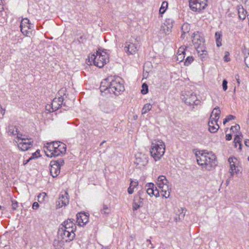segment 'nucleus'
Returning a JSON list of instances; mask_svg holds the SVG:
<instances>
[{
	"label": "nucleus",
	"instance_id": "obj_1",
	"mask_svg": "<svg viewBox=\"0 0 249 249\" xmlns=\"http://www.w3.org/2000/svg\"><path fill=\"white\" fill-rule=\"evenodd\" d=\"M123 80L119 77H110L101 82V91L108 90L116 95H120L124 90Z\"/></svg>",
	"mask_w": 249,
	"mask_h": 249
},
{
	"label": "nucleus",
	"instance_id": "obj_2",
	"mask_svg": "<svg viewBox=\"0 0 249 249\" xmlns=\"http://www.w3.org/2000/svg\"><path fill=\"white\" fill-rule=\"evenodd\" d=\"M44 150L47 157H55L65 153L66 145L60 142H48L45 144Z\"/></svg>",
	"mask_w": 249,
	"mask_h": 249
},
{
	"label": "nucleus",
	"instance_id": "obj_3",
	"mask_svg": "<svg viewBox=\"0 0 249 249\" xmlns=\"http://www.w3.org/2000/svg\"><path fill=\"white\" fill-rule=\"evenodd\" d=\"M197 161L202 168L212 170L217 165L216 156L212 152H202L197 157Z\"/></svg>",
	"mask_w": 249,
	"mask_h": 249
},
{
	"label": "nucleus",
	"instance_id": "obj_4",
	"mask_svg": "<svg viewBox=\"0 0 249 249\" xmlns=\"http://www.w3.org/2000/svg\"><path fill=\"white\" fill-rule=\"evenodd\" d=\"M108 60L109 54L107 50L99 49L96 54H92L89 57V62H90V64L93 62L95 66L100 68H103L108 62Z\"/></svg>",
	"mask_w": 249,
	"mask_h": 249
},
{
	"label": "nucleus",
	"instance_id": "obj_5",
	"mask_svg": "<svg viewBox=\"0 0 249 249\" xmlns=\"http://www.w3.org/2000/svg\"><path fill=\"white\" fill-rule=\"evenodd\" d=\"M165 150V145L161 140H154L152 142L150 149V154L155 161L160 159Z\"/></svg>",
	"mask_w": 249,
	"mask_h": 249
},
{
	"label": "nucleus",
	"instance_id": "obj_6",
	"mask_svg": "<svg viewBox=\"0 0 249 249\" xmlns=\"http://www.w3.org/2000/svg\"><path fill=\"white\" fill-rule=\"evenodd\" d=\"M156 184L158 187L159 192L163 197L167 198L169 197L171 191V187L168 180L164 176H160L157 180Z\"/></svg>",
	"mask_w": 249,
	"mask_h": 249
},
{
	"label": "nucleus",
	"instance_id": "obj_7",
	"mask_svg": "<svg viewBox=\"0 0 249 249\" xmlns=\"http://www.w3.org/2000/svg\"><path fill=\"white\" fill-rule=\"evenodd\" d=\"M138 40L134 37H131L125 42L124 51L128 55L134 54L138 50Z\"/></svg>",
	"mask_w": 249,
	"mask_h": 249
},
{
	"label": "nucleus",
	"instance_id": "obj_8",
	"mask_svg": "<svg viewBox=\"0 0 249 249\" xmlns=\"http://www.w3.org/2000/svg\"><path fill=\"white\" fill-rule=\"evenodd\" d=\"M207 5V0H190V9L194 12L200 13L205 9Z\"/></svg>",
	"mask_w": 249,
	"mask_h": 249
},
{
	"label": "nucleus",
	"instance_id": "obj_9",
	"mask_svg": "<svg viewBox=\"0 0 249 249\" xmlns=\"http://www.w3.org/2000/svg\"><path fill=\"white\" fill-rule=\"evenodd\" d=\"M18 144V147L22 151H26L32 146V141L31 139L26 138L25 136H18L15 140Z\"/></svg>",
	"mask_w": 249,
	"mask_h": 249
},
{
	"label": "nucleus",
	"instance_id": "obj_10",
	"mask_svg": "<svg viewBox=\"0 0 249 249\" xmlns=\"http://www.w3.org/2000/svg\"><path fill=\"white\" fill-rule=\"evenodd\" d=\"M64 164L63 159L52 160L50 163V173L53 177H56L60 173V167Z\"/></svg>",
	"mask_w": 249,
	"mask_h": 249
},
{
	"label": "nucleus",
	"instance_id": "obj_11",
	"mask_svg": "<svg viewBox=\"0 0 249 249\" xmlns=\"http://www.w3.org/2000/svg\"><path fill=\"white\" fill-rule=\"evenodd\" d=\"M58 238H61L65 242H69L73 239L75 234L74 232L61 227L58 229Z\"/></svg>",
	"mask_w": 249,
	"mask_h": 249
},
{
	"label": "nucleus",
	"instance_id": "obj_12",
	"mask_svg": "<svg viewBox=\"0 0 249 249\" xmlns=\"http://www.w3.org/2000/svg\"><path fill=\"white\" fill-rule=\"evenodd\" d=\"M134 163L138 168H143L148 163L147 156L142 153H137L135 155Z\"/></svg>",
	"mask_w": 249,
	"mask_h": 249
},
{
	"label": "nucleus",
	"instance_id": "obj_13",
	"mask_svg": "<svg viewBox=\"0 0 249 249\" xmlns=\"http://www.w3.org/2000/svg\"><path fill=\"white\" fill-rule=\"evenodd\" d=\"M174 21L171 18H167L160 27V32L166 36L170 34L172 32Z\"/></svg>",
	"mask_w": 249,
	"mask_h": 249
},
{
	"label": "nucleus",
	"instance_id": "obj_14",
	"mask_svg": "<svg viewBox=\"0 0 249 249\" xmlns=\"http://www.w3.org/2000/svg\"><path fill=\"white\" fill-rule=\"evenodd\" d=\"M192 42L196 48L199 46L204 45V39L202 36L198 32L193 33L192 36Z\"/></svg>",
	"mask_w": 249,
	"mask_h": 249
},
{
	"label": "nucleus",
	"instance_id": "obj_15",
	"mask_svg": "<svg viewBox=\"0 0 249 249\" xmlns=\"http://www.w3.org/2000/svg\"><path fill=\"white\" fill-rule=\"evenodd\" d=\"M68 196V194L66 192L60 195L57 201L56 202V207L57 208L65 206L69 204V199Z\"/></svg>",
	"mask_w": 249,
	"mask_h": 249
},
{
	"label": "nucleus",
	"instance_id": "obj_16",
	"mask_svg": "<svg viewBox=\"0 0 249 249\" xmlns=\"http://www.w3.org/2000/svg\"><path fill=\"white\" fill-rule=\"evenodd\" d=\"M89 220V213H79L77 214V222L80 226H85Z\"/></svg>",
	"mask_w": 249,
	"mask_h": 249
},
{
	"label": "nucleus",
	"instance_id": "obj_17",
	"mask_svg": "<svg viewBox=\"0 0 249 249\" xmlns=\"http://www.w3.org/2000/svg\"><path fill=\"white\" fill-rule=\"evenodd\" d=\"M145 187L146 188L147 193L150 196H154L157 197L160 196L159 190H158L156 187H155V189L154 190L155 185L154 183H148L146 185Z\"/></svg>",
	"mask_w": 249,
	"mask_h": 249
},
{
	"label": "nucleus",
	"instance_id": "obj_18",
	"mask_svg": "<svg viewBox=\"0 0 249 249\" xmlns=\"http://www.w3.org/2000/svg\"><path fill=\"white\" fill-rule=\"evenodd\" d=\"M61 227L73 232L76 230V226L74 223V220L71 219H68L64 222L61 224Z\"/></svg>",
	"mask_w": 249,
	"mask_h": 249
},
{
	"label": "nucleus",
	"instance_id": "obj_19",
	"mask_svg": "<svg viewBox=\"0 0 249 249\" xmlns=\"http://www.w3.org/2000/svg\"><path fill=\"white\" fill-rule=\"evenodd\" d=\"M208 125L209 130L211 133H215L219 128L217 121L213 120V117H210Z\"/></svg>",
	"mask_w": 249,
	"mask_h": 249
},
{
	"label": "nucleus",
	"instance_id": "obj_20",
	"mask_svg": "<svg viewBox=\"0 0 249 249\" xmlns=\"http://www.w3.org/2000/svg\"><path fill=\"white\" fill-rule=\"evenodd\" d=\"M242 135L240 132L234 133V147L237 148L239 152H241L242 150V144L241 140L242 138Z\"/></svg>",
	"mask_w": 249,
	"mask_h": 249
},
{
	"label": "nucleus",
	"instance_id": "obj_21",
	"mask_svg": "<svg viewBox=\"0 0 249 249\" xmlns=\"http://www.w3.org/2000/svg\"><path fill=\"white\" fill-rule=\"evenodd\" d=\"M63 98L62 97H59L58 98H54L52 103V109L50 110L51 111H54L57 110L61 106L63 102Z\"/></svg>",
	"mask_w": 249,
	"mask_h": 249
},
{
	"label": "nucleus",
	"instance_id": "obj_22",
	"mask_svg": "<svg viewBox=\"0 0 249 249\" xmlns=\"http://www.w3.org/2000/svg\"><path fill=\"white\" fill-rule=\"evenodd\" d=\"M196 51L197 52L198 56L200 57V59L203 61L206 56L207 55V51L206 50V48L204 47V45L202 46H199L196 48Z\"/></svg>",
	"mask_w": 249,
	"mask_h": 249
},
{
	"label": "nucleus",
	"instance_id": "obj_23",
	"mask_svg": "<svg viewBox=\"0 0 249 249\" xmlns=\"http://www.w3.org/2000/svg\"><path fill=\"white\" fill-rule=\"evenodd\" d=\"M8 133L10 136H17L15 140H17L18 136H22V134L18 131L17 128L15 126L11 125L8 127Z\"/></svg>",
	"mask_w": 249,
	"mask_h": 249
},
{
	"label": "nucleus",
	"instance_id": "obj_24",
	"mask_svg": "<svg viewBox=\"0 0 249 249\" xmlns=\"http://www.w3.org/2000/svg\"><path fill=\"white\" fill-rule=\"evenodd\" d=\"M33 28V25L30 24V26H23V28H22L20 30L23 34L27 36H30L32 34Z\"/></svg>",
	"mask_w": 249,
	"mask_h": 249
},
{
	"label": "nucleus",
	"instance_id": "obj_25",
	"mask_svg": "<svg viewBox=\"0 0 249 249\" xmlns=\"http://www.w3.org/2000/svg\"><path fill=\"white\" fill-rule=\"evenodd\" d=\"M142 198L141 196L136 197L135 198L132 204L133 210H137L140 207L142 203Z\"/></svg>",
	"mask_w": 249,
	"mask_h": 249
},
{
	"label": "nucleus",
	"instance_id": "obj_26",
	"mask_svg": "<svg viewBox=\"0 0 249 249\" xmlns=\"http://www.w3.org/2000/svg\"><path fill=\"white\" fill-rule=\"evenodd\" d=\"M221 111L218 107H215L212 111L210 117H213V120L218 121Z\"/></svg>",
	"mask_w": 249,
	"mask_h": 249
},
{
	"label": "nucleus",
	"instance_id": "obj_27",
	"mask_svg": "<svg viewBox=\"0 0 249 249\" xmlns=\"http://www.w3.org/2000/svg\"><path fill=\"white\" fill-rule=\"evenodd\" d=\"M238 14L239 19L243 20L246 17V11L244 9L242 5L237 7Z\"/></svg>",
	"mask_w": 249,
	"mask_h": 249
},
{
	"label": "nucleus",
	"instance_id": "obj_28",
	"mask_svg": "<svg viewBox=\"0 0 249 249\" xmlns=\"http://www.w3.org/2000/svg\"><path fill=\"white\" fill-rule=\"evenodd\" d=\"M65 240L62 238L61 240L58 237V239H55L53 243V245L56 249H60L64 245Z\"/></svg>",
	"mask_w": 249,
	"mask_h": 249
},
{
	"label": "nucleus",
	"instance_id": "obj_29",
	"mask_svg": "<svg viewBox=\"0 0 249 249\" xmlns=\"http://www.w3.org/2000/svg\"><path fill=\"white\" fill-rule=\"evenodd\" d=\"M138 185V181L136 180H131L130 186L127 189L129 194H132L134 192V189Z\"/></svg>",
	"mask_w": 249,
	"mask_h": 249
},
{
	"label": "nucleus",
	"instance_id": "obj_30",
	"mask_svg": "<svg viewBox=\"0 0 249 249\" xmlns=\"http://www.w3.org/2000/svg\"><path fill=\"white\" fill-rule=\"evenodd\" d=\"M168 4L167 1H164L162 2L161 5L159 10V14L160 15H161V16H162V14H163L165 12L167 7H168Z\"/></svg>",
	"mask_w": 249,
	"mask_h": 249
},
{
	"label": "nucleus",
	"instance_id": "obj_31",
	"mask_svg": "<svg viewBox=\"0 0 249 249\" xmlns=\"http://www.w3.org/2000/svg\"><path fill=\"white\" fill-rule=\"evenodd\" d=\"M221 36L222 34L221 32H216L215 33V40L216 42V45L217 47H220L222 45L221 39Z\"/></svg>",
	"mask_w": 249,
	"mask_h": 249
},
{
	"label": "nucleus",
	"instance_id": "obj_32",
	"mask_svg": "<svg viewBox=\"0 0 249 249\" xmlns=\"http://www.w3.org/2000/svg\"><path fill=\"white\" fill-rule=\"evenodd\" d=\"M182 34L181 35V37L182 38H184V35L186 33H187L189 32L190 30V25L188 23H184L182 26Z\"/></svg>",
	"mask_w": 249,
	"mask_h": 249
},
{
	"label": "nucleus",
	"instance_id": "obj_33",
	"mask_svg": "<svg viewBox=\"0 0 249 249\" xmlns=\"http://www.w3.org/2000/svg\"><path fill=\"white\" fill-rule=\"evenodd\" d=\"M152 108V105L150 104H146L144 105L142 110V114H144L149 111Z\"/></svg>",
	"mask_w": 249,
	"mask_h": 249
},
{
	"label": "nucleus",
	"instance_id": "obj_34",
	"mask_svg": "<svg viewBox=\"0 0 249 249\" xmlns=\"http://www.w3.org/2000/svg\"><path fill=\"white\" fill-rule=\"evenodd\" d=\"M30 21L28 18L23 19L20 23V29L23 28V26H30Z\"/></svg>",
	"mask_w": 249,
	"mask_h": 249
},
{
	"label": "nucleus",
	"instance_id": "obj_35",
	"mask_svg": "<svg viewBox=\"0 0 249 249\" xmlns=\"http://www.w3.org/2000/svg\"><path fill=\"white\" fill-rule=\"evenodd\" d=\"M184 210L183 209H181V210H179V212H180L179 214L178 215V217L175 218V220L177 222L178 221L181 220V219H183L184 216H185V212H184Z\"/></svg>",
	"mask_w": 249,
	"mask_h": 249
},
{
	"label": "nucleus",
	"instance_id": "obj_36",
	"mask_svg": "<svg viewBox=\"0 0 249 249\" xmlns=\"http://www.w3.org/2000/svg\"><path fill=\"white\" fill-rule=\"evenodd\" d=\"M194 61V58L193 56H188L184 62V65L185 66H189Z\"/></svg>",
	"mask_w": 249,
	"mask_h": 249
},
{
	"label": "nucleus",
	"instance_id": "obj_37",
	"mask_svg": "<svg viewBox=\"0 0 249 249\" xmlns=\"http://www.w3.org/2000/svg\"><path fill=\"white\" fill-rule=\"evenodd\" d=\"M110 212V209L107 206L104 205L103 209L101 210L102 213L108 214Z\"/></svg>",
	"mask_w": 249,
	"mask_h": 249
},
{
	"label": "nucleus",
	"instance_id": "obj_38",
	"mask_svg": "<svg viewBox=\"0 0 249 249\" xmlns=\"http://www.w3.org/2000/svg\"><path fill=\"white\" fill-rule=\"evenodd\" d=\"M46 196L45 193H40L38 196V201L40 203L43 202L44 200L45 197Z\"/></svg>",
	"mask_w": 249,
	"mask_h": 249
},
{
	"label": "nucleus",
	"instance_id": "obj_39",
	"mask_svg": "<svg viewBox=\"0 0 249 249\" xmlns=\"http://www.w3.org/2000/svg\"><path fill=\"white\" fill-rule=\"evenodd\" d=\"M142 89L141 90V93L142 94H146L148 91V86L146 84L144 83L142 84Z\"/></svg>",
	"mask_w": 249,
	"mask_h": 249
},
{
	"label": "nucleus",
	"instance_id": "obj_40",
	"mask_svg": "<svg viewBox=\"0 0 249 249\" xmlns=\"http://www.w3.org/2000/svg\"><path fill=\"white\" fill-rule=\"evenodd\" d=\"M233 158L232 157H230L228 159V161L230 164V172L231 175H232V173L233 172V164H231V162H233Z\"/></svg>",
	"mask_w": 249,
	"mask_h": 249
},
{
	"label": "nucleus",
	"instance_id": "obj_41",
	"mask_svg": "<svg viewBox=\"0 0 249 249\" xmlns=\"http://www.w3.org/2000/svg\"><path fill=\"white\" fill-rule=\"evenodd\" d=\"M105 104V102L104 101L100 102V103H99L100 108L101 110H102L104 112L108 113V111L107 109H106L104 107Z\"/></svg>",
	"mask_w": 249,
	"mask_h": 249
},
{
	"label": "nucleus",
	"instance_id": "obj_42",
	"mask_svg": "<svg viewBox=\"0 0 249 249\" xmlns=\"http://www.w3.org/2000/svg\"><path fill=\"white\" fill-rule=\"evenodd\" d=\"M242 170V167L241 166L237 165L235 166L234 165V173L237 174H241Z\"/></svg>",
	"mask_w": 249,
	"mask_h": 249
},
{
	"label": "nucleus",
	"instance_id": "obj_43",
	"mask_svg": "<svg viewBox=\"0 0 249 249\" xmlns=\"http://www.w3.org/2000/svg\"><path fill=\"white\" fill-rule=\"evenodd\" d=\"M233 119V116L230 115L228 116L224 120L223 124L225 125L227 123Z\"/></svg>",
	"mask_w": 249,
	"mask_h": 249
},
{
	"label": "nucleus",
	"instance_id": "obj_44",
	"mask_svg": "<svg viewBox=\"0 0 249 249\" xmlns=\"http://www.w3.org/2000/svg\"><path fill=\"white\" fill-rule=\"evenodd\" d=\"M185 57V54L179 53L177 55V60L178 62H181Z\"/></svg>",
	"mask_w": 249,
	"mask_h": 249
},
{
	"label": "nucleus",
	"instance_id": "obj_45",
	"mask_svg": "<svg viewBox=\"0 0 249 249\" xmlns=\"http://www.w3.org/2000/svg\"><path fill=\"white\" fill-rule=\"evenodd\" d=\"M235 78H236L237 83L238 84V87H239L240 86H243V83L242 82H241V81L239 78V76L238 75H236L235 76Z\"/></svg>",
	"mask_w": 249,
	"mask_h": 249
},
{
	"label": "nucleus",
	"instance_id": "obj_46",
	"mask_svg": "<svg viewBox=\"0 0 249 249\" xmlns=\"http://www.w3.org/2000/svg\"><path fill=\"white\" fill-rule=\"evenodd\" d=\"M227 81L226 80H224L222 83V87L224 90H226L227 89Z\"/></svg>",
	"mask_w": 249,
	"mask_h": 249
},
{
	"label": "nucleus",
	"instance_id": "obj_47",
	"mask_svg": "<svg viewBox=\"0 0 249 249\" xmlns=\"http://www.w3.org/2000/svg\"><path fill=\"white\" fill-rule=\"evenodd\" d=\"M179 53L185 54V49L183 47H180L178 49L177 55Z\"/></svg>",
	"mask_w": 249,
	"mask_h": 249
},
{
	"label": "nucleus",
	"instance_id": "obj_48",
	"mask_svg": "<svg viewBox=\"0 0 249 249\" xmlns=\"http://www.w3.org/2000/svg\"><path fill=\"white\" fill-rule=\"evenodd\" d=\"M12 206V209L13 210H16L17 208L18 207V203L17 201H13Z\"/></svg>",
	"mask_w": 249,
	"mask_h": 249
},
{
	"label": "nucleus",
	"instance_id": "obj_49",
	"mask_svg": "<svg viewBox=\"0 0 249 249\" xmlns=\"http://www.w3.org/2000/svg\"><path fill=\"white\" fill-rule=\"evenodd\" d=\"M39 205L38 203V202H35L33 204V206H32V208L34 209V210H36L38 208Z\"/></svg>",
	"mask_w": 249,
	"mask_h": 249
},
{
	"label": "nucleus",
	"instance_id": "obj_50",
	"mask_svg": "<svg viewBox=\"0 0 249 249\" xmlns=\"http://www.w3.org/2000/svg\"><path fill=\"white\" fill-rule=\"evenodd\" d=\"M4 114V110L2 108L1 105H0V118H1Z\"/></svg>",
	"mask_w": 249,
	"mask_h": 249
},
{
	"label": "nucleus",
	"instance_id": "obj_51",
	"mask_svg": "<svg viewBox=\"0 0 249 249\" xmlns=\"http://www.w3.org/2000/svg\"><path fill=\"white\" fill-rule=\"evenodd\" d=\"M229 53L228 52H226L225 54V56H224V59H225V61H229L230 60V59H229Z\"/></svg>",
	"mask_w": 249,
	"mask_h": 249
},
{
	"label": "nucleus",
	"instance_id": "obj_52",
	"mask_svg": "<svg viewBox=\"0 0 249 249\" xmlns=\"http://www.w3.org/2000/svg\"><path fill=\"white\" fill-rule=\"evenodd\" d=\"M232 139V135L231 134H228L226 135V140L230 141Z\"/></svg>",
	"mask_w": 249,
	"mask_h": 249
},
{
	"label": "nucleus",
	"instance_id": "obj_53",
	"mask_svg": "<svg viewBox=\"0 0 249 249\" xmlns=\"http://www.w3.org/2000/svg\"><path fill=\"white\" fill-rule=\"evenodd\" d=\"M245 144L247 147H249V140L246 139L245 140Z\"/></svg>",
	"mask_w": 249,
	"mask_h": 249
},
{
	"label": "nucleus",
	"instance_id": "obj_54",
	"mask_svg": "<svg viewBox=\"0 0 249 249\" xmlns=\"http://www.w3.org/2000/svg\"><path fill=\"white\" fill-rule=\"evenodd\" d=\"M234 129L235 130H238L240 129V126L238 124H235L234 125Z\"/></svg>",
	"mask_w": 249,
	"mask_h": 249
},
{
	"label": "nucleus",
	"instance_id": "obj_55",
	"mask_svg": "<svg viewBox=\"0 0 249 249\" xmlns=\"http://www.w3.org/2000/svg\"><path fill=\"white\" fill-rule=\"evenodd\" d=\"M30 159H29V160H27L26 161L24 162H23V164H24V165H25V164H27V162L30 160Z\"/></svg>",
	"mask_w": 249,
	"mask_h": 249
},
{
	"label": "nucleus",
	"instance_id": "obj_56",
	"mask_svg": "<svg viewBox=\"0 0 249 249\" xmlns=\"http://www.w3.org/2000/svg\"><path fill=\"white\" fill-rule=\"evenodd\" d=\"M138 0L140 2H142L144 1V0Z\"/></svg>",
	"mask_w": 249,
	"mask_h": 249
},
{
	"label": "nucleus",
	"instance_id": "obj_57",
	"mask_svg": "<svg viewBox=\"0 0 249 249\" xmlns=\"http://www.w3.org/2000/svg\"><path fill=\"white\" fill-rule=\"evenodd\" d=\"M146 241H147V242H149L150 244H151V241H150V240L147 239V240H146Z\"/></svg>",
	"mask_w": 249,
	"mask_h": 249
},
{
	"label": "nucleus",
	"instance_id": "obj_58",
	"mask_svg": "<svg viewBox=\"0 0 249 249\" xmlns=\"http://www.w3.org/2000/svg\"><path fill=\"white\" fill-rule=\"evenodd\" d=\"M233 127V126H231V130H232V129Z\"/></svg>",
	"mask_w": 249,
	"mask_h": 249
},
{
	"label": "nucleus",
	"instance_id": "obj_59",
	"mask_svg": "<svg viewBox=\"0 0 249 249\" xmlns=\"http://www.w3.org/2000/svg\"><path fill=\"white\" fill-rule=\"evenodd\" d=\"M234 91H235V87H234Z\"/></svg>",
	"mask_w": 249,
	"mask_h": 249
},
{
	"label": "nucleus",
	"instance_id": "obj_60",
	"mask_svg": "<svg viewBox=\"0 0 249 249\" xmlns=\"http://www.w3.org/2000/svg\"><path fill=\"white\" fill-rule=\"evenodd\" d=\"M248 160H249V157H248Z\"/></svg>",
	"mask_w": 249,
	"mask_h": 249
}]
</instances>
